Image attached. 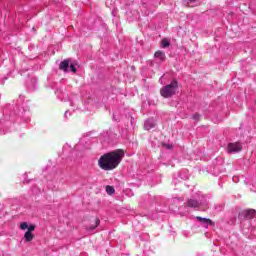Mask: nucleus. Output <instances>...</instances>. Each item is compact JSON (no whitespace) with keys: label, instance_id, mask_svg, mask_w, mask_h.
Instances as JSON below:
<instances>
[{"label":"nucleus","instance_id":"17","mask_svg":"<svg viewBox=\"0 0 256 256\" xmlns=\"http://www.w3.org/2000/svg\"><path fill=\"white\" fill-rule=\"evenodd\" d=\"M164 147H166V149H173V144H164Z\"/></svg>","mask_w":256,"mask_h":256},{"label":"nucleus","instance_id":"3","mask_svg":"<svg viewBox=\"0 0 256 256\" xmlns=\"http://www.w3.org/2000/svg\"><path fill=\"white\" fill-rule=\"evenodd\" d=\"M228 153H239L243 149V146L239 142L228 144Z\"/></svg>","mask_w":256,"mask_h":256},{"label":"nucleus","instance_id":"16","mask_svg":"<svg viewBox=\"0 0 256 256\" xmlns=\"http://www.w3.org/2000/svg\"><path fill=\"white\" fill-rule=\"evenodd\" d=\"M70 71H72V73H77V68H75V65H70Z\"/></svg>","mask_w":256,"mask_h":256},{"label":"nucleus","instance_id":"14","mask_svg":"<svg viewBox=\"0 0 256 256\" xmlns=\"http://www.w3.org/2000/svg\"><path fill=\"white\" fill-rule=\"evenodd\" d=\"M192 119H194V121H201V114L196 113L192 116Z\"/></svg>","mask_w":256,"mask_h":256},{"label":"nucleus","instance_id":"18","mask_svg":"<svg viewBox=\"0 0 256 256\" xmlns=\"http://www.w3.org/2000/svg\"><path fill=\"white\" fill-rule=\"evenodd\" d=\"M190 1V3H195V1H197V0H189Z\"/></svg>","mask_w":256,"mask_h":256},{"label":"nucleus","instance_id":"12","mask_svg":"<svg viewBox=\"0 0 256 256\" xmlns=\"http://www.w3.org/2000/svg\"><path fill=\"white\" fill-rule=\"evenodd\" d=\"M100 223H101V220H99V218H96L94 221V224L89 227V230L93 231V230L97 229V227H99Z\"/></svg>","mask_w":256,"mask_h":256},{"label":"nucleus","instance_id":"4","mask_svg":"<svg viewBox=\"0 0 256 256\" xmlns=\"http://www.w3.org/2000/svg\"><path fill=\"white\" fill-rule=\"evenodd\" d=\"M20 229H21L22 231L27 230L28 232L33 233V231H35V224H31V225L29 226V224H27V222H22V223L20 224Z\"/></svg>","mask_w":256,"mask_h":256},{"label":"nucleus","instance_id":"5","mask_svg":"<svg viewBox=\"0 0 256 256\" xmlns=\"http://www.w3.org/2000/svg\"><path fill=\"white\" fill-rule=\"evenodd\" d=\"M243 214H244V217H245L246 219H255V217H256V211H255V209H248V210H245V211L243 212Z\"/></svg>","mask_w":256,"mask_h":256},{"label":"nucleus","instance_id":"8","mask_svg":"<svg viewBox=\"0 0 256 256\" xmlns=\"http://www.w3.org/2000/svg\"><path fill=\"white\" fill-rule=\"evenodd\" d=\"M196 219L197 221H199L200 223H203L204 225H214L213 220L211 219L203 218L200 216H197Z\"/></svg>","mask_w":256,"mask_h":256},{"label":"nucleus","instance_id":"15","mask_svg":"<svg viewBox=\"0 0 256 256\" xmlns=\"http://www.w3.org/2000/svg\"><path fill=\"white\" fill-rule=\"evenodd\" d=\"M169 45H171L170 43H169V40H167V39H163L162 40V47H169Z\"/></svg>","mask_w":256,"mask_h":256},{"label":"nucleus","instance_id":"13","mask_svg":"<svg viewBox=\"0 0 256 256\" xmlns=\"http://www.w3.org/2000/svg\"><path fill=\"white\" fill-rule=\"evenodd\" d=\"M106 193L108 195H114L115 194V188L113 186H106Z\"/></svg>","mask_w":256,"mask_h":256},{"label":"nucleus","instance_id":"7","mask_svg":"<svg viewBox=\"0 0 256 256\" xmlns=\"http://www.w3.org/2000/svg\"><path fill=\"white\" fill-rule=\"evenodd\" d=\"M187 207H191L196 209L197 207H201V203L195 199H188L186 202Z\"/></svg>","mask_w":256,"mask_h":256},{"label":"nucleus","instance_id":"2","mask_svg":"<svg viewBox=\"0 0 256 256\" xmlns=\"http://www.w3.org/2000/svg\"><path fill=\"white\" fill-rule=\"evenodd\" d=\"M177 89H179V82L176 79H174L171 81L170 84L160 89V95L161 97H164V99H169L173 97L175 93H177Z\"/></svg>","mask_w":256,"mask_h":256},{"label":"nucleus","instance_id":"1","mask_svg":"<svg viewBox=\"0 0 256 256\" xmlns=\"http://www.w3.org/2000/svg\"><path fill=\"white\" fill-rule=\"evenodd\" d=\"M123 157H125V152L123 150L118 149L111 151L99 158L98 165L103 171H113V169L119 167V164L123 161Z\"/></svg>","mask_w":256,"mask_h":256},{"label":"nucleus","instance_id":"9","mask_svg":"<svg viewBox=\"0 0 256 256\" xmlns=\"http://www.w3.org/2000/svg\"><path fill=\"white\" fill-rule=\"evenodd\" d=\"M154 57L156 59H159V61H165L166 56H165V52L158 50L157 52H155Z\"/></svg>","mask_w":256,"mask_h":256},{"label":"nucleus","instance_id":"11","mask_svg":"<svg viewBox=\"0 0 256 256\" xmlns=\"http://www.w3.org/2000/svg\"><path fill=\"white\" fill-rule=\"evenodd\" d=\"M154 127H155V124L151 120L146 121L145 124H144V129L146 131H150V129H154Z\"/></svg>","mask_w":256,"mask_h":256},{"label":"nucleus","instance_id":"10","mask_svg":"<svg viewBox=\"0 0 256 256\" xmlns=\"http://www.w3.org/2000/svg\"><path fill=\"white\" fill-rule=\"evenodd\" d=\"M24 239L27 243H31V240L35 239V235H33V232L26 231L24 234Z\"/></svg>","mask_w":256,"mask_h":256},{"label":"nucleus","instance_id":"6","mask_svg":"<svg viewBox=\"0 0 256 256\" xmlns=\"http://www.w3.org/2000/svg\"><path fill=\"white\" fill-rule=\"evenodd\" d=\"M69 63H71V59H65L59 65L60 71H69Z\"/></svg>","mask_w":256,"mask_h":256}]
</instances>
